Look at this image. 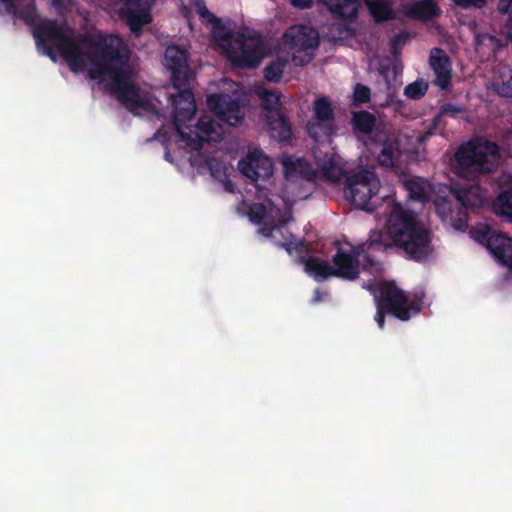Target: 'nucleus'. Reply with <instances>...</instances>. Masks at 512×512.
<instances>
[{"mask_svg": "<svg viewBox=\"0 0 512 512\" xmlns=\"http://www.w3.org/2000/svg\"><path fill=\"white\" fill-rule=\"evenodd\" d=\"M387 234L391 244L384 241L385 235L373 231L368 239V250H386L395 246L415 262H425L433 254L431 232L417 219L415 212L404 209L400 203H393L387 220Z\"/></svg>", "mask_w": 512, "mask_h": 512, "instance_id": "nucleus-1", "label": "nucleus"}, {"mask_svg": "<svg viewBox=\"0 0 512 512\" xmlns=\"http://www.w3.org/2000/svg\"><path fill=\"white\" fill-rule=\"evenodd\" d=\"M79 39L88 48L86 67L90 65L88 74L91 79L97 80L110 76L111 90L114 93L133 84L130 83L132 73L128 65L129 50L120 36L80 35Z\"/></svg>", "mask_w": 512, "mask_h": 512, "instance_id": "nucleus-2", "label": "nucleus"}, {"mask_svg": "<svg viewBox=\"0 0 512 512\" xmlns=\"http://www.w3.org/2000/svg\"><path fill=\"white\" fill-rule=\"evenodd\" d=\"M80 35H67L64 26L54 20L40 21L33 29L36 43L43 48L45 55L55 61L58 52L73 72H80L86 68L88 48L83 49L86 46L81 43Z\"/></svg>", "mask_w": 512, "mask_h": 512, "instance_id": "nucleus-3", "label": "nucleus"}, {"mask_svg": "<svg viewBox=\"0 0 512 512\" xmlns=\"http://www.w3.org/2000/svg\"><path fill=\"white\" fill-rule=\"evenodd\" d=\"M451 199L439 198L435 201L436 212L442 221L456 230H465L468 226L469 210L481 208L485 204L486 190L479 184L452 187Z\"/></svg>", "mask_w": 512, "mask_h": 512, "instance_id": "nucleus-4", "label": "nucleus"}, {"mask_svg": "<svg viewBox=\"0 0 512 512\" xmlns=\"http://www.w3.org/2000/svg\"><path fill=\"white\" fill-rule=\"evenodd\" d=\"M499 161V146L493 141L477 138L457 149L455 172L460 177L475 179L480 175L493 172Z\"/></svg>", "mask_w": 512, "mask_h": 512, "instance_id": "nucleus-5", "label": "nucleus"}, {"mask_svg": "<svg viewBox=\"0 0 512 512\" xmlns=\"http://www.w3.org/2000/svg\"><path fill=\"white\" fill-rule=\"evenodd\" d=\"M352 124L354 130L369 135L371 145L379 146L377 161L385 168H397L401 156L398 138L389 131L385 124L377 123L374 114L362 110L353 113Z\"/></svg>", "mask_w": 512, "mask_h": 512, "instance_id": "nucleus-6", "label": "nucleus"}, {"mask_svg": "<svg viewBox=\"0 0 512 512\" xmlns=\"http://www.w3.org/2000/svg\"><path fill=\"white\" fill-rule=\"evenodd\" d=\"M189 53L177 45H169L164 52V66L171 72V83L177 90L171 96L172 103L186 104V108L178 109L177 118H187L195 110V98L190 81L193 72L188 65Z\"/></svg>", "mask_w": 512, "mask_h": 512, "instance_id": "nucleus-7", "label": "nucleus"}, {"mask_svg": "<svg viewBox=\"0 0 512 512\" xmlns=\"http://www.w3.org/2000/svg\"><path fill=\"white\" fill-rule=\"evenodd\" d=\"M215 25L214 37L221 42L227 59L239 68L256 67L262 59V42L259 36H246L244 33L232 34L211 14Z\"/></svg>", "mask_w": 512, "mask_h": 512, "instance_id": "nucleus-8", "label": "nucleus"}, {"mask_svg": "<svg viewBox=\"0 0 512 512\" xmlns=\"http://www.w3.org/2000/svg\"><path fill=\"white\" fill-rule=\"evenodd\" d=\"M374 297L377 308L375 321L381 329L384 328L386 314L408 321L412 315L420 312L423 304L422 298L416 297L409 301L406 293L390 281L379 283Z\"/></svg>", "mask_w": 512, "mask_h": 512, "instance_id": "nucleus-9", "label": "nucleus"}, {"mask_svg": "<svg viewBox=\"0 0 512 512\" xmlns=\"http://www.w3.org/2000/svg\"><path fill=\"white\" fill-rule=\"evenodd\" d=\"M174 106V125L177 133L179 134L181 140L187 144L192 150H200L202 149L205 142L214 141L218 142L221 140L222 132L221 126L210 116L203 115L201 116L195 128L200 132L192 130L190 126H185L186 122H189L195 112L196 109L189 115L187 118H177L178 109L186 108V104H178L172 103Z\"/></svg>", "mask_w": 512, "mask_h": 512, "instance_id": "nucleus-10", "label": "nucleus"}, {"mask_svg": "<svg viewBox=\"0 0 512 512\" xmlns=\"http://www.w3.org/2000/svg\"><path fill=\"white\" fill-rule=\"evenodd\" d=\"M379 187L380 181L374 171L360 169L346 177L344 194L357 208L372 210L369 207L370 200L377 194Z\"/></svg>", "mask_w": 512, "mask_h": 512, "instance_id": "nucleus-11", "label": "nucleus"}, {"mask_svg": "<svg viewBox=\"0 0 512 512\" xmlns=\"http://www.w3.org/2000/svg\"><path fill=\"white\" fill-rule=\"evenodd\" d=\"M475 239L485 245L497 261L512 272V239L489 227L477 231Z\"/></svg>", "mask_w": 512, "mask_h": 512, "instance_id": "nucleus-12", "label": "nucleus"}, {"mask_svg": "<svg viewBox=\"0 0 512 512\" xmlns=\"http://www.w3.org/2000/svg\"><path fill=\"white\" fill-rule=\"evenodd\" d=\"M368 248V242L358 246H354L351 252H345L338 249L332 258L333 277L341 278L348 281L356 280L359 277V257Z\"/></svg>", "mask_w": 512, "mask_h": 512, "instance_id": "nucleus-13", "label": "nucleus"}, {"mask_svg": "<svg viewBox=\"0 0 512 512\" xmlns=\"http://www.w3.org/2000/svg\"><path fill=\"white\" fill-rule=\"evenodd\" d=\"M206 102L209 109L230 126L236 127L243 122L240 103L229 94H211Z\"/></svg>", "mask_w": 512, "mask_h": 512, "instance_id": "nucleus-14", "label": "nucleus"}, {"mask_svg": "<svg viewBox=\"0 0 512 512\" xmlns=\"http://www.w3.org/2000/svg\"><path fill=\"white\" fill-rule=\"evenodd\" d=\"M284 42L298 52L316 49L319 45L318 31L308 25H293L283 34Z\"/></svg>", "mask_w": 512, "mask_h": 512, "instance_id": "nucleus-15", "label": "nucleus"}, {"mask_svg": "<svg viewBox=\"0 0 512 512\" xmlns=\"http://www.w3.org/2000/svg\"><path fill=\"white\" fill-rule=\"evenodd\" d=\"M315 117L319 121L317 124H309L307 129L309 135L315 139V141H320V135L318 130L322 131V136L330 137L334 131L335 127L332 123L334 119V111L329 100L325 97L319 98L315 101L314 106Z\"/></svg>", "mask_w": 512, "mask_h": 512, "instance_id": "nucleus-16", "label": "nucleus"}, {"mask_svg": "<svg viewBox=\"0 0 512 512\" xmlns=\"http://www.w3.org/2000/svg\"><path fill=\"white\" fill-rule=\"evenodd\" d=\"M240 172L253 182L268 180L273 174V165L268 157L248 156L247 160L238 162Z\"/></svg>", "mask_w": 512, "mask_h": 512, "instance_id": "nucleus-17", "label": "nucleus"}, {"mask_svg": "<svg viewBox=\"0 0 512 512\" xmlns=\"http://www.w3.org/2000/svg\"><path fill=\"white\" fill-rule=\"evenodd\" d=\"M430 66L435 74L434 83L441 89H447L451 83V61L441 48H433L429 56Z\"/></svg>", "mask_w": 512, "mask_h": 512, "instance_id": "nucleus-18", "label": "nucleus"}, {"mask_svg": "<svg viewBox=\"0 0 512 512\" xmlns=\"http://www.w3.org/2000/svg\"><path fill=\"white\" fill-rule=\"evenodd\" d=\"M118 100L130 112L137 114L138 110L150 111L152 104L150 100L141 93L140 87L132 84L115 93Z\"/></svg>", "mask_w": 512, "mask_h": 512, "instance_id": "nucleus-19", "label": "nucleus"}, {"mask_svg": "<svg viewBox=\"0 0 512 512\" xmlns=\"http://www.w3.org/2000/svg\"><path fill=\"white\" fill-rule=\"evenodd\" d=\"M266 118L268 131L272 138L279 142H285L291 138V125L281 110H274L271 114H266Z\"/></svg>", "mask_w": 512, "mask_h": 512, "instance_id": "nucleus-20", "label": "nucleus"}, {"mask_svg": "<svg viewBox=\"0 0 512 512\" xmlns=\"http://www.w3.org/2000/svg\"><path fill=\"white\" fill-rule=\"evenodd\" d=\"M283 169L287 180H311L315 175L311 164L304 158H286L283 161Z\"/></svg>", "mask_w": 512, "mask_h": 512, "instance_id": "nucleus-21", "label": "nucleus"}, {"mask_svg": "<svg viewBox=\"0 0 512 512\" xmlns=\"http://www.w3.org/2000/svg\"><path fill=\"white\" fill-rule=\"evenodd\" d=\"M121 17L126 21L129 29L135 35L142 32L143 26L151 22L149 9H133V7H122L120 9Z\"/></svg>", "mask_w": 512, "mask_h": 512, "instance_id": "nucleus-22", "label": "nucleus"}, {"mask_svg": "<svg viewBox=\"0 0 512 512\" xmlns=\"http://www.w3.org/2000/svg\"><path fill=\"white\" fill-rule=\"evenodd\" d=\"M329 11L336 18L353 20L358 14L357 0H323Z\"/></svg>", "mask_w": 512, "mask_h": 512, "instance_id": "nucleus-23", "label": "nucleus"}, {"mask_svg": "<svg viewBox=\"0 0 512 512\" xmlns=\"http://www.w3.org/2000/svg\"><path fill=\"white\" fill-rule=\"evenodd\" d=\"M301 262L304 263L305 271L314 277L317 282H322L328 277H333L332 265L326 260L310 256L308 258L301 257Z\"/></svg>", "mask_w": 512, "mask_h": 512, "instance_id": "nucleus-24", "label": "nucleus"}, {"mask_svg": "<svg viewBox=\"0 0 512 512\" xmlns=\"http://www.w3.org/2000/svg\"><path fill=\"white\" fill-rule=\"evenodd\" d=\"M496 215L512 223V183L503 188L492 204Z\"/></svg>", "mask_w": 512, "mask_h": 512, "instance_id": "nucleus-25", "label": "nucleus"}, {"mask_svg": "<svg viewBox=\"0 0 512 512\" xmlns=\"http://www.w3.org/2000/svg\"><path fill=\"white\" fill-rule=\"evenodd\" d=\"M364 3L377 23L393 20L396 17L389 0H364Z\"/></svg>", "mask_w": 512, "mask_h": 512, "instance_id": "nucleus-26", "label": "nucleus"}, {"mask_svg": "<svg viewBox=\"0 0 512 512\" xmlns=\"http://www.w3.org/2000/svg\"><path fill=\"white\" fill-rule=\"evenodd\" d=\"M411 15L422 21H431L440 14V9L433 0H422L411 7Z\"/></svg>", "mask_w": 512, "mask_h": 512, "instance_id": "nucleus-27", "label": "nucleus"}, {"mask_svg": "<svg viewBox=\"0 0 512 512\" xmlns=\"http://www.w3.org/2000/svg\"><path fill=\"white\" fill-rule=\"evenodd\" d=\"M466 112V108L464 106L454 105L452 103H446L441 107L440 113L436 115L431 123V126L427 130V132L422 136L424 140L427 137L432 136L435 131L438 129L442 122V115H449L451 117H457L458 114H463Z\"/></svg>", "mask_w": 512, "mask_h": 512, "instance_id": "nucleus-28", "label": "nucleus"}, {"mask_svg": "<svg viewBox=\"0 0 512 512\" xmlns=\"http://www.w3.org/2000/svg\"><path fill=\"white\" fill-rule=\"evenodd\" d=\"M498 74L493 83L495 91L502 97L512 98V68L503 67Z\"/></svg>", "mask_w": 512, "mask_h": 512, "instance_id": "nucleus-29", "label": "nucleus"}, {"mask_svg": "<svg viewBox=\"0 0 512 512\" xmlns=\"http://www.w3.org/2000/svg\"><path fill=\"white\" fill-rule=\"evenodd\" d=\"M405 188L412 200L426 203L429 200V193L425 183L420 179H408L405 181Z\"/></svg>", "mask_w": 512, "mask_h": 512, "instance_id": "nucleus-30", "label": "nucleus"}, {"mask_svg": "<svg viewBox=\"0 0 512 512\" xmlns=\"http://www.w3.org/2000/svg\"><path fill=\"white\" fill-rule=\"evenodd\" d=\"M288 61L285 58L277 57L264 68V78L268 82L278 83L281 80Z\"/></svg>", "mask_w": 512, "mask_h": 512, "instance_id": "nucleus-31", "label": "nucleus"}, {"mask_svg": "<svg viewBox=\"0 0 512 512\" xmlns=\"http://www.w3.org/2000/svg\"><path fill=\"white\" fill-rule=\"evenodd\" d=\"M257 93L263 100L265 115L271 114L274 110H280V96L275 91L259 88Z\"/></svg>", "mask_w": 512, "mask_h": 512, "instance_id": "nucleus-32", "label": "nucleus"}, {"mask_svg": "<svg viewBox=\"0 0 512 512\" xmlns=\"http://www.w3.org/2000/svg\"><path fill=\"white\" fill-rule=\"evenodd\" d=\"M323 177L332 182H339L345 175L344 170L330 159L321 167Z\"/></svg>", "mask_w": 512, "mask_h": 512, "instance_id": "nucleus-33", "label": "nucleus"}, {"mask_svg": "<svg viewBox=\"0 0 512 512\" xmlns=\"http://www.w3.org/2000/svg\"><path fill=\"white\" fill-rule=\"evenodd\" d=\"M371 97V90L368 86L357 83L354 87L351 103L357 107L362 104L368 103Z\"/></svg>", "mask_w": 512, "mask_h": 512, "instance_id": "nucleus-34", "label": "nucleus"}, {"mask_svg": "<svg viewBox=\"0 0 512 512\" xmlns=\"http://www.w3.org/2000/svg\"><path fill=\"white\" fill-rule=\"evenodd\" d=\"M291 220H293L292 214L290 211L285 212L281 215L277 221L266 222L263 228V232H265L266 236H272V234L276 231H280L284 228Z\"/></svg>", "mask_w": 512, "mask_h": 512, "instance_id": "nucleus-35", "label": "nucleus"}, {"mask_svg": "<svg viewBox=\"0 0 512 512\" xmlns=\"http://www.w3.org/2000/svg\"><path fill=\"white\" fill-rule=\"evenodd\" d=\"M427 89L428 85L425 82L417 80L405 87L404 94L410 99L418 100L426 94Z\"/></svg>", "mask_w": 512, "mask_h": 512, "instance_id": "nucleus-36", "label": "nucleus"}, {"mask_svg": "<svg viewBox=\"0 0 512 512\" xmlns=\"http://www.w3.org/2000/svg\"><path fill=\"white\" fill-rule=\"evenodd\" d=\"M410 34L406 31H402L394 35L390 40V52L393 57H398L401 54L403 46L408 42Z\"/></svg>", "mask_w": 512, "mask_h": 512, "instance_id": "nucleus-37", "label": "nucleus"}, {"mask_svg": "<svg viewBox=\"0 0 512 512\" xmlns=\"http://www.w3.org/2000/svg\"><path fill=\"white\" fill-rule=\"evenodd\" d=\"M497 10L500 14H507V33L512 41V0H499Z\"/></svg>", "mask_w": 512, "mask_h": 512, "instance_id": "nucleus-38", "label": "nucleus"}, {"mask_svg": "<svg viewBox=\"0 0 512 512\" xmlns=\"http://www.w3.org/2000/svg\"><path fill=\"white\" fill-rule=\"evenodd\" d=\"M267 210L263 203H254L249 209V218L256 224H261L266 218Z\"/></svg>", "mask_w": 512, "mask_h": 512, "instance_id": "nucleus-39", "label": "nucleus"}, {"mask_svg": "<svg viewBox=\"0 0 512 512\" xmlns=\"http://www.w3.org/2000/svg\"><path fill=\"white\" fill-rule=\"evenodd\" d=\"M453 3L462 9H482L486 6L487 0H452Z\"/></svg>", "mask_w": 512, "mask_h": 512, "instance_id": "nucleus-40", "label": "nucleus"}, {"mask_svg": "<svg viewBox=\"0 0 512 512\" xmlns=\"http://www.w3.org/2000/svg\"><path fill=\"white\" fill-rule=\"evenodd\" d=\"M282 246L285 248V250L289 254H292L293 251L302 253V252L306 251V249H307V246L303 241H296V240L286 241V242L282 243Z\"/></svg>", "mask_w": 512, "mask_h": 512, "instance_id": "nucleus-41", "label": "nucleus"}, {"mask_svg": "<svg viewBox=\"0 0 512 512\" xmlns=\"http://www.w3.org/2000/svg\"><path fill=\"white\" fill-rule=\"evenodd\" d=\"M290 4L298 9H309L313 6V0H289Z\"/></svg>", "mask_w": 512, "mask_h": 512, "instance_id": "nucleus-42", "label": "nucleus"}, {"mask_svg": "<svg viewBox=\"0 0 512 512\" xmlns=\"http://www.w3.org/2000/svg\"><path fill=\"white\" fill-rule=\"evenodd\" d=\"M142 0H122L124 6L123 7H136L140 5ZM156 0H147L149 5H152Z\"/></svg>", "mask_w": 512, "mask_h": 512, "instance_id": "nucleus-43", "label": "nucleus"}, {"mask_svg": "<svg viewBox=\"0 0 512 512\" xmlns=\"http://www.w3.org/2000/svg\"><path fill=\"white\" fill-rule=\"evenodd\" d=\"M21 17L24 19L25 22L32 23L34 21V17H35L34 9H28V10L24 11L21 14Z\"/></svg>", "mask_w": 512, "mask_h": 512, "instance_id": "nucleus-44", "label": "nucleus"}, {"mask_svg": "<svg viewBox=\"0 0 512 512\" xmlns=\"http://www.w3.org/2000/svg\"><path fill=\"white\" fill-rule=\"evenodd\" d=\"M374 266V261L370 256L364 257V269H371Z\"/></svg>", "mask_w": 512, "mask_h": 512, "instance_id": "nucleus-45", "label": "nucleus"}, {"mask_svg": "<svg viewBox=\"0 0 512 512\" xmlns=\"http://www.w3.org/2000/svg\"><path fill=\"white\" fill-rule=\"evenodd\" d=\"M2 2L6 5V8L9 12L15 11L16 5H15L14 0H6V1H2Z\"/></svg>", "mask_w": 512, "mask_h": 512, "instance_id": "nucleus-46", "label": "nucleus"}, {"mask_svg": "<svg viewBox=\"0 0 512 512\" xmlns=\"http://www.w3.org/2000/svg\"><path fill=\"white\" fill-rule=\"evenodd\" d=\"M51 1H52V4L57 8L63 7L66 2V0H51Z\"/></svg>", "mask_w": 512, "mask_h": 512, "instance_id": "nucleus-47", "label": "nucleus"}, {"mask_svg": "<svg viewBox=\"0 0 512 512\" xmlns=\"http://www.w3.org/2000/svg\"><path fill=\"white\" fill-rule=\"evenodd\" d=\"M225 189H226L227 191H229V192H233V191H234V189H233V184H232V182H231V181H227V182L225 183Z\"/></svg>", "mask_w": 512, "mask_h": 512, "instance_id": "nucleus-48", "label": "nucleus"}]
</instances>
